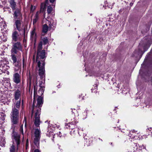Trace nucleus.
I'll return each instance as SVG.
<instances>
[{
  "label": "nucleus",
  "mask_w": 152,
  "mask_h": 152,
  "mask_svg": "<svg viewBox=\"0 0 152 152\" xmlns=\"http://www.w3.org/2000/svg\"><path fill=\"white\" fill-rule=\"evenodd\" d=\"M29 78V83H27V85H29V90H30L31 88L32 80L34 89V100L33 102L32 115L34 113V124L36 127H39L40 123V115L41 107L43 104V98L42 96H39L37 99V103H36V101H35V94L37 92L38 87L37 77L36 75L30 76Z\"/></svg>",
  "instance_id": "nucleus-1"
},
{
  "label": "nucleus",
  "mask_w": 152,
  "mask_h": 152,
  "mask_svg": "<svg viewBox=\"0 0 152 152\" xmlns=\"http://www.w3.org/2000/svg\"><path fill=\"white\" fill-rule=\"evenodd\" d=\"M20 106V100L15 103L12 107V110L10 114V117L12 126L11 129H12V132H15L14 125L17 124L19 121V112Z\"/></svg>",
  "instance_id": "nucleus-2"
},
{
  "label": "nucleus",
  "mask_w": 152,
  "mask_h": 152,
  "mask_svg": "<svg viewBox=\"0 0 152 152\" xmlns=\"http://www.w3.org/2000/svg\"><path fill=\"white\" fill-rule=\"evenodd\" d=\"M39 75L40 76V78L42 81L40 82L39 84V87L40 88L39 90V93L42 95L43 94L44 91L45 86V63L43 62L42 66L40 67L39 69Z\"/></svg>",
  "instance_id": "nucleus-3"
},
{
  "label": "nucleus",
  "mask_w": 152,
  "mask_h": 152,
  "mask_svg": "<svg viewBox=\"0 0 152 152\" xmlns=\"http://www.w3.org/2000/svg\"><path fill=\"white\" fill-rule=\"evenodd\" d=\"M12 137L13 144L10 148V152H15V145H17V148L18 149L19 145L20 143V136L16 132H13L12 134Z\"/></svg>",
  "instance_id": "nucleus-4"
},
{
  "label": "nucleus",
  "mask_w": 152,
  "mask_h": 152,
  "mask_svg": "<svg viewBox=\"0 0 152 152\" xmlns=\"http://www.w3.org/2000/svg\"><path fill=\"white\" fill-rule=\"evenodd\" d=\"M16 53H11L10 56L12 60V62L15 66L14 71L15 72H17L19 69L21 71V64L18 59V57L16 55Z\"/></svg>",
  "instance_id": "nucleus-5"
},
{
  "label": "nucleus",
  "mask_w": 152,
  "mask_h": 152,
  "mask_svg": "<svg viewBox=\"0 0 152 152\" xmlns=\"http://www.w3.org/2000/svg\"><path fill=\"white\" fill-rule=\"evenodd\" d=\"M46 57V56H45V50H42L41 51H37L36 62H37L38 66V67H39V69H40V67H41L42 66V64L41 65V62L39 60V59H45ZM42 64L43 62L45 64L44 61H42Z\"/></svg>",
  "instance_id": "nucleus-6"
},
{
  "label": "nucleus",
  "mask_w": 152,
  "mask_h": 152,
  "mask_svg": "<svg viewBox=\"0 0 152 152\" xmlns=\"http://www.w3.org/2000/svg\"><path fill=\"white\" fill-rule=\"evenodd\" d=\"M46 7V4L43 3H42L41 4V8L39 11H37L36 12L35 16L34 17V18L33 20V24L34 25L39 20L40 14L42 11L45 9Z\"/></svg>",
  "instance_id": "nucleus-7"
},
{
  "label": "nucleus",
  "mask_w": 152,
  "mask_h": 152,
  "mask_svg": "<svg viewBox=\"0 0 152 152\" xmlns=\"http://www.w3.org/2000/svg\"><path fill=\"white\" fill-rule=\"evenodd\" d=\"M21 91L19 89L15 90L14 91L13 94L14 99H13L14 104L20 100V103H21Z\"/></svg>",
  "instance_id": "nucleus-8"
},
{
  "label": "nucleus",
  "mask_w": 152,
  "mask_h": 152,
  "mask_svg": "<svg viewBox=\"0 0 152 152\" xmlns=\"http://www.w3.org/2000/svg\"><path fill=\"white\" fill-rule=\"evenodd\" d=\"M22 19H15V25L17 29L19 31H22V34L24 35L25 30L21 27Z\"/></svg>",
  "instance_id": "nucleus-9"
},
{
  "label": "nucleus",
  "mask_w": 152,
  "mask_h": 152,
  "mask_svg": "<svg viewBox=\"0 0 152 152\" xmlns=\"http://www.w3.org/2000/svg\"><path fill=\"white\" fill-rule=\"evenodd\" d=\"M19 73L18 72H16L13 75V80L15 83L18 84L20 83L21 82V75L20 73L21 70L19 69Z\"/></svg>",
  "instance_id": "nucleus-10"
},
{
  "label": "nucleus",
  "mask_w": 152,
  "mask_h": 152,
  "mask_svg": "<svg viewBox=\"0 0 152 152\" xmlns=\"http://www.w3.org/2000/svg\"><path fill=\"white\" fill-rule=\"evenodd\" d=\"M144 148H145L143 145L140 146L137 143H133L131 147L130 151L131 152H135L138 149L139 150H141Z\"/></svg>",
  "instance_id": "nucleus-11"
},
{
  "label": "nucleus",
  "mask_w": 152,
  "mask_h": 152,
  "mask_svg": "<svg viewBox=\"0 0 152 152\" xmlns=\"http://www.w3.org/2000/svg\"><path fill=\"white\" fill-rule=\"evenodd\" d=\"M76 124H77V123L76 122L72 121L69 123L67 124H66L65 125V128L73 130L77 126Z\"/></svg>",
  "instance_id": "nucleus-12"
},
{
  "label": "nucleus",
  "mask_w": 152,
  "mask_h": 152,
  "mask_svg": "<svg viewBox=\"0 0 152 152\" xmlns=\"http://www.w3.org/2000/svg\"><path fill=\"white\" fill-rule=\"evenodd\" d=\"M13 17L15 20L22 19V15L19 9H17L14 12Z\"/></svg>",
  "instance_id": "nucleus-13"
},
{
  "label": "nucleus",
  "mask_w": 152,
  "mask_h": 152,
  "mask_svg": "<svg viewBox=\"0 0 152 152\" xmlns=\"http://www.w3.org/2000/svg\"><path fill=\"white\" fill-rule=\"evenodd\" d=\"M48 22L50 29H54L55 28L56 23V20L51 19L50 20H48Z\"/></svg>",
  "instance_id": "nucleus-14"
},
{
  "label": "nucleus",
  "mask_w": 152,
  "mask_h": 152,
  "mask_svg": "<svg viewBox=\"0 0 152 152\" xmlns=\"http://www.w3.org/2000/svg\"><path fill=\"white\" fill-rule=\"evenodd\" d=\"M19 35L16 31H14L12 34V39L15 41H16L18 39Z\"/></svg>",
  "instance_id": "nucleus-15"
},
{
  "label": "nucleus",
  "mask_w": 152,
  "mask_h": 152,
  "mask_svg": "<svg viewBox=\"0 0 152 152\" xmlns=\"http://www.w3.org/2000/svg\"><path fill=\"white\" fill-rule=\"evenodd\" d=\"M37 38L36 33V28L34 27L32 31L31 32V38L33 39H35Z\"/></svg>",
  "instance_id": "nucleus-16"
},
{
  "label": "nucleus",
  "mask_w": 152,
  "mask_h": 152,
  "mask_svg": "<svg viewBox=\"0 0 152 152\" xmlns=\"http://www.w3.org/2000/svg\"><path fill=\"white\" fill-rule=\"evenodd\" d=\"M12 45L15 47V48H17L19 50L22 51V46L20 42H17L14 43Z\"/></svg>",
  "instance_id": "nucleus-17"
},
{
  "label": "nucleus",
  "mask_w": 152,
  "mask_h": 152,
  "mask_svg": "<svg viewBox=\"0 0 152 152\" xmlns=\"http://www.w3.org/2000/svg\"><path fill=\"white\" fill-rule=\"evenodd\" d=\"M53 8L50 5L48 7L47 12L48 14V17L47 18H45V15H44V18L45 20H47V19H49V17L52 11Z\"/></svg>",
  "instance_id": "nucleus-18"
},
{
  "label": "nucleus",
  "mask_w": 152,
  "mask_h": 152,
  "mask_svg": "<svg viewBox=\"0 0 152 152\" xmlns=\"http://www.w3.org/2000/svg\"><path fill=\"white\" fill-rule=\"evenodd\" d=\"M41 131L40 128L35 129L34 132L35 137H40Z\"/></svg>",
  "instance_id": "nucleus-19"
},
{
  "label": "nucleus",
  "mask_w": 152,
  "mask_h": 152,
  "mask_svg": "<svg viewBox=\"0 0 152 152\" xmlns=\"http://www.w3.org/2000/svg\"><path fill=\"white\" fill-rule=\"evenodd\" d=\"M137 132V131L135 132L134 130L131 131L130 132V134H129V137L132 139H134V137L136 135L137 133L136 132Z\"/></svg>",
  "instance_id": "nucleus-20"
},
{
  "label": "nucleus",
  "mask_w": 152,
  "mask_h": 152,
  "mask_svg": "<svg viewBox=\"0 0 152 152\" xmlns=\"http://www.w3.org/2000/svg\"><path fill=\"white\" fill-rule=\"evenodd\" d=\"M10 6L13 10L15 9L16 4L14 0H10Z\"/></svg>",
  "instance_id": "nucleus-21"
},
{
  "label": "nucleus",
  "mask_w": 152,
  "mask_h": 152,
  "mask_svg": "<svg viewBox=\"0 0 152 152\" xmlns=\"http://www.w3.org/2000/svg\"><path fill=\"white\" fill-rule=\"evenodd\" d=\"M48 27L46 24H44L42 27V31L43 32L46 33L48 31Z\"/></svg>",
  "instance_id": "nucleus-22"
},
{
  "label": "nucleus",
  "mask_w": 152,
  "mask_h": 152,
  "mask_svg": "<svg viewBox=\"0 0 152 152\" xmlns=\"http://www.w3.org/2000/svg\"><path fill=\"white\" fill-rule=\"evenodd\" d=\"M40 138L35 137L34 140V143L35 145H36L37 147H38L39 146V143Z\"/></svg>",
  "instance_id": "nucleus-23"
},
{
  "label": "nucleus",
  "mask_w": 152,
  "mask_h": 152,
  "mask_svg": "<svg viewBox=\"0 0 152 152\" xmlns=\"http://www.w3.org/2000/svg\"><path fill=\"white\" fill-rule=\"evenodd\" d=\"M19 50L17 48H15L14 46L12 45V49L11 50V52L12 53L17 54L18 52V51Z\"/></svg>",
  "instance_id": "nucleus-24"
},
{
  "label": "nucleus",
  "mask_w": 152,
  "mask_h": 152,
  "mask_svg": "<svg viewBox=\"0 0 152 152\" xmlns=\"http://www.w3.org/2000/svg\"><path fill=\"white\" fill-rule=\"evenodd\" d=\"M5 133L4 130L2 127V125L0 122V136H3Z\"/></svg>",
  "instance_id": "nucleus-25"
},
{
  "label": "nucleus",
  "mask_w": 152,
  "mask_h": 152,
  "mask_svg": "<svg viewBox=\"0 0 152 152\" xmlns=\"http://www.w3.org/2000/svg\"><path fill=\"white\" fill-rule=\"evenodd\" d=\"M42 42H40L37 47V51H41L42 49Z\"/></svg>",
  "instance_id": "nucleus-26"
},
{
  "label": "nucleus",
  "mask_w": 152,
  "mask_h": 152,
  "mask_svg": "<svg viewBox=\"0 0 152 152\" xmlns=\"http://www.w3.org/2000/svg\"><path fill=\"white\" fill-rule=\"evenodd\" d=\"M42 43H43L44 45H46L47 44L48 42V39L47 37H45L43 38L42 39Z\"/></svg>",
  "instance_id": "nucleus-27"
},
{
  "label": "nucleus",
  "mask_w": 152,
  "mask_h": 152,
  "mask_svg": "<svg viewBox=\"0 0 152 152\" xmlns=\"http://www.w3.org/2000/svg\"><path fill=\"white\" fill-rule=\"evenodd\" d=\"M97 86L96 84H95L93 85V87L91 89V90L92 92H95L97 90Z\"/></svg>",
  "instance_id": "nucleus-28"
},
{
  "label": "nucleus",
  "mask_w": 152,
  "mask_h": 152,
  "mask_svg": "<svg viewBox=\"0 0 152 152\" xmlns=\"http://www.w3.org/2000/svg\"><path fill=\"white\" fill-rule=\"evenodd\" d=\"M48 133L47 134V135L49 137L51 136V135H53L54 134L53 132V130H51L50 131L48 129Z\"/></svg>",
  "instance_id": "nucleus-29"
},
{
  "label": "nucleus",
  "mask_w": 152,
  "mask_h": 152,
  "mask_svg": "<svg viewBox=\"0 0 152 152\" xmlns=\"http://www.w3.org/2000/svg\"><path fill=\"white\" fill-rule=\"evenodd\" d=\"M4 115H5L4 114H0V122H1V124L2 121H3L4 119Z\"/></svg>",
  "instance_id": "nucleus-30"
},
{
  "label": "nucleus",
  "mask_w": 152,
  "mask_h": 152,
  "mask_svg": "<svg viewBox=\"0 0 152 152\" xmlns=\"http://www.w3.org/2000/svg\"><path fill=\"white\" fill-rule=\"evenodd\" d=\"M28 145H29V142H28V139H27L26 141V150H27L28 148Z\"/></svg>",
  "instance_id": "nucleus-31"
},
{
  "label": "nucleus",
  "mask_w": 152,
  "mask_h": 152,
  "mask_svg": "<svg viewBox=\"0 0 152 152\" xmlns=\"http://www.w3.org/2000/svg\"><path fill=\"white\" fill-rule=\"evenodd\" d=\"M134 139L135 140H137L138 139L140 140V137L139 136V135L138 133H136V135L134 137Z\"/></svg>",
  "instance_id": "nucleus-32"
},
{
  "label": "nucleus",
  "mask_w": 152,
  "mask_h": 152,
  "mask_svg": "<svg viewBox=\"0 0 152 152\" xmlns=\"http://www.w3.org/2000/svg\"><path fill=\"white\" fill-rule=\"evenodd\" d=\"M93 75L95 76L98 77L100 76V74L99 73L97 72H94Z\"/></svg>",
  "instance_id": "nucleus-33"
},
{
  "label": "nucleus",
  "mask_w": 152,
  "mask_h": 152,
  "mask_svg": "<svg viewBox=\"0 0 152 152\" xmlns=\"http://www.w3.org/2000/svg\"><path fill=\"white\" fill-rule=\"evenodd\" d=\"M20 132L22 133V134H23V126H21L20 127Z\"/></svg>",
  "instance_id": "nucleus-34"
},
{
  "label": "nucleus",
  "mask_w": 152,
  "mask_h": 152,
  "mask_svg": "<svg viewBox=\"0 0 152 152\" xmlns=\"http://www.w3.org/2000/svg\"><path fill=\"white\" fill-rule=\"evenodd\" d=\"M26 66V64L25 63L24 59H23V67L24 69V67H25Z\"/></svg>",
  "instance_id": "nucleus-35"
},
{
  "label": "nucleus",
  "mask_w": 152,
  "mask_h": 152,
  "mask_svg": "<svg viewBox=\"0 0 152 152\" xmlns=\"http://www.w3.org/2000/svg\"><path fill=\"white\" fill-rule=\"evenodd\" d=\"M3 66H0V74H1V72H2V71L3 69Z\"/></svg>",
  "instance_id": "nucleus-36"
},
{
  "label": "nucleus",
  "mask_w": 152,
  "mask_h": 152,
  "mask_svg": "<svg viewBox=\"0 0 152 152\" xmlns=\"http://www.w3.org/2000/svg\"><path fill=\"white\" fill-rule=\"evenodd\" d=\"M1 140H2V144L3 145H4V144H5V141L4 140L3 138H2L1 139Z\"/></svg>",
  "instance_id": "nucleus-37"
},
{
  "label": "nucleus",
  "mask_w": 152,
  "mask_h": 152,
  "mask_svg": "<svg viewBox=\"0 0 152 152\" xmlns=\"http://www.w3.org/2000/svg\"><path fill=\"white\" fill-rule=\"evenodd\" d=\"M83 45V44L81 42V41L80 42V43L78 44V49L79 48V46H82Z\"/></svg>",
  "instance_id": "nucleus-38"
},
{
  "label": "nucleus",
  "mask_w": 152,
  "mask_h": 152,
  "mask_svg": "<svg viewBox=\"0 0 152 152\" xmlns=\"http://www.w3.org/2000/svg\"><path fill=\"white\" fill-rule=\"evenodd\" d=\"M53 126L54 127H57L58 128H59L60 127V126L59 125L56 124H55V125H54Z\"/></svg>",
  "instance_id": "nucleus-39"
},
{
  "label": "nucleus",
  "mask_w": 152,
  "mask_h": 152,
  "mask_svg": "<svg viewBox=\"0 0 152 152\" xmlns=\"http://www.w3.org/2000/svg\"><path fill=\"white\" fill-rule=\"evenodd\" d=\"M34 152H40V151L39 150V149H36L34 150Z\"/></svg>",
  "instance_id": "nucleus-40"
},
{
  "label": "nucleus",
  "mask_w": 152,
  "mask_h": 152,
  "mask_svg": "<svg viewBox=\"0 0 152 152\" xmlns=\"http://www.w3.org/2000/svg\"><path fill=\"white\" fill-rule=\"evenodd\" d=\"M35 56L34 55L33 56V60L34 62H35Z\"/></svg>",
  "instance_id": "nucleus-41"
},
{
  "label": "nucleus",
  "mask_w": 152,
  "mask_h": 152,
  "mask_svg": "<svg viewBox=\"0 0 152 152\" xmlns=\"http://www.w3.org/2000/svg\"><path fill=\"white\" fill-rule=\"evenodd\" d=\"M49 1L51 3H52L54 2V1H55V0H49Z\"/></svg>",
  "instance_id": "nucleus-42"
},
{
  "label": "nucleus",
  "mask_w": 152,
  "mask_h": 152,
  "mask_svg": "<svg viewBox=\"0 0 152 152\" xmlns=\"http://www.w3.org/2000/svg\"><path fill=\"white\" fill-rule=\"evenodd\" d=\"M61 134V132H59L58 133H57V134L59 135L60 137L61 136V135H60Z\"/></svg>",
  "instance_id": "nucleus-43"
},
{
  "label": "nucleus",
  "mask_w": 152,
  "mask_h": 152,
  "mask_svg": "<svg viewBox=\"0 0 152 152\" xmlns=\"http://www.w3.org/2000/svg\"><path fill=\"white\" fill-rule=\"evenodd\" d=\"M33 7L32 5L31 6V11H32V9H33Z\"/></svg>",
  "instance_id": "nucleus-44"
},
{
  "label": "nucleus",
  "mask_w": 152,
  "mask_h": 152,
  "mask_svg": "<svg viewBox=\"0 0 152 152\" xmlns=\"http://www.w3.org/2000/svg\"><path fill=\"white\" fill-rule=\"evenodd\" d=\"M133 4V3L132 2H131L130 3V5L131 6H132Z\"/></svg>",
  "instance_id": "nucleus-45"
},
{
  "label": "nucleus",
  "mask_w": 152,
  "mask_h": 152,
  "mask_svg": "<svg viewBox=\"0 0 152 152\" xmlns=\"http://www.w3.org/2000/svg\"><path fill=\"white\" fill-rule=\"evenodd\" d=\"M78 129H79V130H78V134H79V133H80V129H79V128H78Z\"/></svg>",
  "instance_id": "nucleus-46"
},
{
  "label": "nucleus",
  "mask_w": 152,
  "mask_h": 152,
  "mask_svg": "<svg viewBox=\"0 0 152 152\" xmlns=\"http://www.w3.org/2000/svg\"><path fill=\"white\" fill-rule=\"evenodd\" d=\"M55 4H53V7H55Z\"/></svg>",
  "instance_id": "nucleus-47"
},
{
  "label": "nucleus",
  "mask_w": 152,
  "mask_h": 152,
  "mask_svg": "<svg viewBox=\"0 0 152 152\" xmlns=\"http://www.w3.org/2000/svg\"><path fill=\"white\" fill-rule=\"evenodd\" d=\"M84 139H87V138H85V136H84Z\"/></svg>",
  "instance_id": "nucleus-48"
},
{
  "label": "nucleus",
  "mask_w": 152,
  "mask_h": 152,
  "mask_svg": "<svg viewBox=\"0 0 152 152\" xmlns=\"http://www.w3.org/2000/svg\"><path fill=\"white\" fill-rule=\"evenodd\" d=\"M22 104L23 105V100H22Z\"/></svg>",
  "instance_id": "nucleus-49"
},
{
  "label": "nucleus",
  "mask_w": 152,
  "mask_h": 152,
  "mask_svg": "<svg viewBox=\"0 0 152 152\" xmlns=\"http://www.w3.org/2000/svg\"><path fill=\"white\" fill-rule=\"evenodd\" d=\"M148 130H150V129H148Z\"/></svg>",
  "instance_id": "nucleus-50"
},
{
  "label": "nucleus",
  "mask_w": 152,
  "mask_h": 152,
  "mask_svg": "<svg viewBox=\"0 0 152 152\" xmlns=\"http://www.w3.org/2000/svg\"><path fill=\"white\" fill-rule=\"evenodd\" d=\"M80 131H83V129H82V130H80Z\"/></svg>",
  "instance_id": "nucleus-51"
},
{
  "label": "nucleus",
  "mask_w": 152,
  "mask_h": 152,
  "mask_svg": "<svg viewBox=\"0 0 152 152\" xmlns=\"http://www.w3.org/2000/svg\"><path fill=\"white\" fill-rule=\"evenodd\" d=\"M134 53H135V52H134Z\"/></svg>",
  "instance_id": "nucleus-52"
},
{
  "label": "nucleus",
  "mask_w": 152,
  "mask_h": 152,
  "mask_svg": "<svg viewBox=\"0 0 152 152\" xmlns=\"http://www.w3.org/2000/svg\"><path fill=\"white\" fill-rule=\"evenodd\" d=\"M85 69V70L86 71V68Z\"/></svg>",
  "instance_id": "nucleus-53"
}]
</instances>
